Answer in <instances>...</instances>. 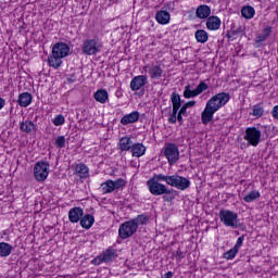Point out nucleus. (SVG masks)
I'll list each match as a JSON object with an SVG mask.
<instances>
[{"instance_id": "obj_48", "label": "nucleus", "mask_w": 278, "mask_h": 278, "mask_svg": "<svg viewBox=\"0 0 278 278\" xmlns=\"http://www.w3.org/2000/svg\"><path fill=\"white\" fill-rule=\"evenodd\" d=\"M226 37L230 40V38H235V35L231 30L227 31Z\"/></svg>"}, {"instance_id": "obj_43", "label": "nucleus", "mask_w": 278, "mask_h": 278, "mask_svg": "<svg viewBox=\"0 0 278 278\" xmlns=\"http://www.w3.org/2000/svg\"><path fill=\"white\" fill-rule=\"evenodd\" d=\"M270 34H273V27L266 26V27L263 29V35L268 38V36H270Z\"/></svg>"}, {"instance_id": "obj_25", "label": "nucleus", "mask_w": 278, "mask_h": 278, "mask_svg": "<svg viewBox=\"0 0 278 278\" xmlns=\"http://www.w3.org/2000/svg\"><path fill=\"white\" fill-rule=\"evenodd\" d=\"M164 73V70H162V66L160 65H152L149 68V75L151 79H160Z\"/></svg>"}, {"instance_id": "obj_10", "label": "nucleus", "mask_w": 278, "mask_h": 278, "mask_svg": "<svg viewBox=\"0 0 278 278\" xmlns=\"http://www.w3.org/2000/svg\"><path fill=\"white\" fill-rule=\"evenodd\" d=\"M243 139L247 140L248 144L251 147H257L262 140V131L256 127H248Z\"/></svg>"}, {"instance_id": "obj_5", "label": "nucleus", "mask_w": 278, "mask_h": 278, "mask_svg": "<svg viewBox=\"0 0 278 278\" xmlns=\"http://www.w3.org/2000/svg\"><path fill=\"white\" fill-rule=\"evenodd\" d=\"M101 49H103V42L98 37L92 39L87 38L81 45L84 55H97L98 53H101Z\"/></svg>"}, {"instance_id": "obj_32", "label": "nucleus", "mask_w": 278, "mask_h": 278, "mask_svg": "<svg viewBox=\"0 0 278 278\" xmlns=\"http://www.w3.org/2000/svg\"><path fill=\"white\" fill-rule=\"evenodd\" d=\"M260 197H262V194L260 193V191L254 190L249 192L248 194H245L243 197V201L245 203H253V201H257V199H260Z\"/></svg>"}, {"instance_id": "obj_28", "label": "nucleus", "mask_w": 278, "mask_h": 278, "mask_svg": "<svg viewBox=\"0 0 278 278\" xmlns=\"http://www.w3.org/2000/svg\"><path fill=\"white\" fill-rule=\"evenodd\" d=\"M197 42H200L201 45H205L207 40H210V35L205 29H198L194 34Z\"/></svg>"}, {"instance_id": "obj_13", "label": "nucleus", "mask_w": 278, "mask_h": 278, "mask_svg": "<svg viewBox=\"0 0 278 278\" xmlns=\"http://www.w3.org/2000/svg\"><path fill=\"white\" fill-rule=\"evenodd\" d=\"M147 84H149L147 75L135 76L130 80V90H132V92H136L140 90V88L147 86Z\"/></svg>"}, {"instance_id": "obj_50", "label": "nucleus", "mask_w": 278, "mask_h": 278, "mask_svg": "<svg viewBox=\"0 0 278 278\" xmlns=\"http://www.w3.org/2000/svg\"><path fill=\"white\" fill-rule=\"evenodd\" d=\"M186 112H188V108H186Z\"/></svg>"}, {"instance_id": "obj_7", "label": "nucleus", "mask_w": 278, "mask_h": 278, "mask_svg": "<svg viewBox=\"0 0 278 278\" xmlns=\"http://www.w3.org/2000/svg\"><path fill=\"white\" fill-rule=\"evenodd\" d=\"M165 184L170 186L172 188H176V190H188L190 188V179L179 176L178 174H174L172 176L165 175Z\"/></svg>"}, {"instance_id": "obj_46", "label": "nucleus", "mask_w": 278, "mask_h": 278, "mask_svg": "<svg viewBox=\"0 0 278 278\" xmlns=\"http://www.w3.org/2000/svg\"><path fill=\"white\" fill-rule=\"evenodd\" d=\"M174 275L175 274L173 271H167L166 274H164L163 278H173Z\"/></svg>"}, {"instance_id": "obj_42", "label": "nucleus", "mask_w": 278, "mask_h": 278, "mask_svg": "<svg viewBox=\"0 0 278 278\" xmlns=\"http://www.w3.org/2000/svg\"><path fill=\"white\" fill-rule=\"evenodd\" d=\"M243 243H244V236H241L237 239V242L233 248L240 251V248L242 247Z\"/></svg>"}, {"instance_id": "obj_41", "label": "nucleus", "mask_w": 278, "mask_h": 278, "mask_svg": "<svg viewBox=\"0 0 278 278\" xmlns=\"http://www.w3.org/2000/svg\"><path fill=\"white\" fill-rule=\"evenodd\" d=\"M266 40H268V37H266L264 34H261L255 38L256 45H262V42H266Z\"/></svg>"}, {"instance_id": "obj_21", "label": "nucleus", "mask_w": 278, "mask_h": 278, "mask_svg": "<svg viewBox=\"0 0 278 278\" xmlns=\"http://www.w3.org/2000/svg\"><path fill=\"white\" fill-rule=\"evenodd\" d=\"M130 153L132 157H142L144 153H147V147L142 143H132V148H130Z\"/></svg>"}, {"instance_id": "obj_30", "label": "nucleus", "mask_w": 278, "mask_h": 278, "mask_svg": "<svg viewBox=\"0 0 278 278\" xmlns=\"http://www.w3.org/2000/svg\"><path fill=\"white\" fill-rule=\"evenodd\" d=\"M241 16L247 18V21L253 18V16H255V9L251 5L243 7L241 9Z\"/></svg>"}, {"instance_id": "obj_4", "label": "nucleus", "mask_w": 278, "mask_h": 278, "mask_svg": "<svg viewBox=\"0 0 278 278\" xmlns=\"http://www.w3.org/2000/svg\"><path fill=\"white\" fill-rule=\"evenodd\" d=\"M160 181H166V175L155 174L152 178L147 181L148 190L153 194V197H162L166 192V185Z\"/></svg>"}, {"instance_id": "obj_12", "label": "nucleus", "mask_w": 278, "mask_h": 278, "mask_svg": "<svg viewBox=\"0 0 278 278\" xmlns=\"http://www.w3.org/2000/svg\"><path fill=\"white\" fill-rule=\"evenodd\" d=\"M210 87L205 81H200L195 89L192 90V86L189 84L185 87L184 98L185 99H194V97H199L202 92H205Z\"/></svg>"}, {"instance_id": "obj_8", "label": "nucleus", "mask_w": 278, "mask_h": 278, "mask_svg": "<svg viewBox=\"0 0 278 278\" xmlns=\"http://www.w3.org/2000/svg\"><path fill=\"white\" fill-rule=\"evenodd\" d=\"M138 231V228L136 227V223L130 220L124 222L119 225L118 228V238L121 240H127L128 238H131L136 232Z\"/></svg>"}, {"instance_id": "obj_26", "label": "nucleus", "mask_w": 278, "mask_h": 278, "mask_svg": "<svg viewBox=\"0 0 278 278\" xmlns=\"http://www.w3.org/2000/svg\"><path fill=\"white\" fill-rule=\"evenodd\" d=\"M118 144H119L121 151H131V148L134 147V142L129 137H122L119 139Z\"/></svg>"}, {"instance_id": "obj_19", "label": "nucleus", "mask_w": 278, "mask_h": 278, "mask_svg": "<svg viewBox=\"0 0 278 278\" xmlns=\"http://www.w3.org/2000/svg\"><path fill=\"white\" fill-rule=\"evenodd\" d=\"M34 97L29 92H23L18 94L17 103L21 108H29L31 105Z\"/></svg>"}, {"instance_id": "obj_6", "label": "nucleus", "mask_w": 278, "mask_h": 278, "mask_svg": "<svg viewBox=\"0 0 278 278\" xmlns=\"http://www.w3.org/2000/svg\"><path fill=\"white\" fill-rule=\"evenodd\" d=\"M219 219L225 227H231L238 229L240 227V219H238V213L230 210L219 211Z\"/></svg>"}, {"instance_id": "obj_45", "label": "nucleus", "mask_w": 278, "mask_h": 278, "mask_svg": "<svg viewBox=\"0 0 278 278\" xmlns=\"http://www.w3.org/2000/svg\"><path fill=\"white\" fill-rule=\"evenodd\" d=\"M271 116H273V118H277V121H278V105L273 108Z\"/></svg>"}, {"instance_id": "obj_14", "label": "nucleus", "mask_w": 278, "mask_h": 278, "mask_svg": "<svg viewBox=\"0 0 278 278\" xmlns=\"http://www.w3.org/2000/svg\"><path fill=\"white\" fill-rule=\"evenodd\" d=\"M84 217V208L75 206L68 211V220L70 223H80Z\"/></svg>"}, {"instance_id": "obj_29", "label": "nucleus", "mask_w": 278, "mask_h": 278, "mask_svg": "<svg viewBox=\"0 0 278 278\" xmlns=\"http://www.w3.org/2000/svg\"><path fill=\"white\" fill-rule=\"evenodd\" d=\"M93 99H96V101H98V103H108V99H109L108 90L99 89L93 94Z\"/></svg>"}, {"instance_id": "obj_47", "label": "nucleus", "mask_w": 278, "mask_h": 278, "mask_svg": "<svg viewBox=\"0 0 278 278\" xmlns=\"http://www.w3.org/2000/svg\"><path fill=\"white\" fill-rule=\"evenodd\" d=\"M5 108V99L0 98V110H3Z\"/></svg>"}, {"instance_id": "obj_39", "label": "nucleus", "mask_w": 278, "mask_h": 278, "mask_svg": "<svg viewBox=\"0 0 278 278\" xmlns=\"http://www.w3.org/2000/svg\"><path fill=\"white\" fill-rule=\"evenodd\" d=\"M52 123L55 127H60V125H64V123H66V119L64 118V115L59 114L53 118Z\"/></svg>"}, {"instance_id": "obj_17", "label": "nucleus", "mask_w": 278, "mask_h": 278, "mask_svg": "<svg viewBox=\"0 0 278 278\" xmlns=\"http://www.w3.org/2000/svg\"><path fill=\"white\" fill-rule=\"evenodd\" d=\"M220 25H222L220 17H218L216 15L210 16L206 20V28L210 31H216V30L220 29Z\"/></svg>"}, {"instance_id": "obj_35", "label": "nucleus", "mask_w": 278, "mask_h": 278, "mask_svg": "<svg viewBox=\"0 0 278 278\" xmlns=\"http://www.w3.org/2000/svg\"><path fill=\"white\" fill-rule=\"evenodd\" d=\"M252 116H255L256 118H262L264 116V105L262 104H255L252 109Z\"/></svg>"}, {"instance_id": "obj_23", "label": "nucleus", "mask_w": 278, "mask_h": 278, "mask_svg": "<svg viewBox=\"0 0 278 278\" xmlns=\"http://www.w3.org/2000/svg\"><path fill=\"white\" fill-rule=\"evenodd\" d=\"M75 172H76V175H78V177L80 179H88L90 169L88 168V166H86V164L79 163L76 165Z\"/></svg>"}, {"instance_id": "obj_38", "label": "nucleus", "mask_w": 278, "mask_h": 278, "mask_svg": "<svg viewBox=\"0 0 278 278\" xmlns=\"http://www.w3.org/2000/svg\"><path fill=\"white\" fill-rule=\"evenodd\" d=\"M239 251L240 250L232 248V249L228 250L226 253H224L223 257H224V260H233L236 257V255H238Z\"/></svg>"}, {"instance_id": "obj_37", "label": "nucleus", "mask_w": 278, "mask_h": 278, "mask_svg": "<svg viewBox=\"0 0 278 278\" xmlns=\"http://www.w3.org/2000/svg\"><path fill=\"white\" fill-rule=\"evenodd\" d=\"M127 186V181L123 178H118L116 180H113V189L114 190H121V188H125Z\"/></svg>"}, {"instance_id": "obj_18", "label": "nucleus", "mask_w": 278, "mask_h": 278, "mask_svg": "<svg viewBox=\"0 0 278 278\" xmlns=\"http://www.w3.org/2000/svg\"><path fill=\"white\" fill-rule=\"evenodd\" d=\"M212 14V8L207 4H201L195 10V16L197 18H210V15Z\"/></svg>"}, {"instance_id": "obj_40", "label": "nucleus", "mask_w": 278, "mask_h": 278, "mask_svg": "<svg viewBox=\"0 0 278 278\" xmlns=\"http://www.w3.org/2000/svg\"><path fill=\"white\" fill-rule=\"evenodd\" d=\"M173 255L177 260V262H181V260H184V257H186V252L181 251V248H178L176 253H174Z\"/></svg>"}, {"instance_id": "obj_27", "label": "nucleus", "mask_w": 278, "mask_h": 278, "mask_svg": "<svg viewBox=\"0 0 278 278\" xmlns=\"http://www.w3.org/2000/svg\"><path fill=\"white\" fill-rule=\"evenodd\" d=\"M13 247L7 242H0V257H10L12 255Z\"/></svg>"}, {"instance_id": "obj_1", "label": "nucleus", "mask_w": 278, "mask_h": 278, "mask_svg": "<svg viewBox=\"0 0 278 278\" xmlns=\"http://www.w3.org/2000/svg\"><path fill=\"white\" fill-rule=\"evenodd\" d=\"M231 99V96H229L228 92H219L213 96L205 105V109L201 113V121L203 125H208L214 121V114L220 110V108H225L227 103H229V100Z\"/></svg>"}, {"instance_id": "obj_49", "label": "nucleus", "mask_w": 278, "mask_h": 278, "mask_svg": "<svg viewBox=\"0 0 278 278\" xmlns=\"http://www.w3.org/2000/svg\"><path fill=\"white\" fill-rule=\"evenodd\" d=\"M68 81H73V79H68Z\"/></svg>"}, {"instance_id": "obj_3", "label": "nucleus", "mask_w": 278, "mask_h": 278, "mask_svg": "<svg viewBox=\"0 0 278 278\" xmlns=\"http://www.w3.org/2000/svg\"><path fill=\"white\" fill-rule=\"evenodd\" d=\"M71 53V47H68V43L66 42H56L52 47V53L50 56H48V64L52 68H60L62 66V60L63 58H68V54Z\"/></svg>"}, {"instance_id": "obj_24", "label": "nucleus", "mask_w": 278, "mask_h": 278, "mask_svg": "<svg viewBox=\"0 0 278 278\" xmlns=\"http://www.w3.org/2000/svg\"><path fill=\"white\" fill-rule=\"evenodd\" d=\"M94 225V216L91 214L83 215V218H80V227L83 229H90Z\"/></svg>"}, {"instance_id": "obj_31", "label": "nucleus", "mask_w": 278, "mask_h": 278, "mask_svg": "<svg viewBox=\"0 0 278 278\" xmlns=\"http://www.w3.org/2000/svg\"><path fill=\"white\" fill-rule=\"evenodd\" d=\"M103 194H112L114 192V180L109 179L101 184Z\"/></svg>"}, {"instance_id": "obj_22", "label": "nucleus", "mask_w": 278, "mask_h": 278, "mask_svg": "<svg viewBox=\"0 0 278 278\" xmlns=\"http://www.w3.org/2000/svg\"><path fill=\"white\" fill-rule=\"evenodd\" d=\"M179 195V191L175 190V189H165L164 193L162 194L163 197V201L165 203H173V201H175V199H177V197Z\"/></svg>"}, {"instance_id": "obj_9", "label": "nucleus", "mask_w": 278, "mask_h": 278, "mask_svg": "<svg viewBox=\"0 0 278 278\" xmlns=\"http://www.w3.org/2000/svg\"><path fill=\"white\" fill-rule=\"evenodd\" d=\"M169 166L179 162V148L175 143H165L163 151Z\"/></svg>"}, {"instance_id": "obj_44", "label": "nucleus", "mask_w": 278, "mask_h": 278, "mask_svg": "<svg viewBox=\"0 0 278 278\" xmlns=\"http://www.w3.org/2000/svg\"><path fill=\"white\" fill-rule=\"evenodd\" d=\"M231 31H232V36H238V35H240V34H242V27H238V28H235V29H231Z\"/></svg>"}, {"instance_id": "obj_11", "label": "nucleus", "mask_w": 278, "mask_h": 278, "mask_svg": "<svg viewBox=\"0 0 278 278\" xmlns=\"http://www.w3.org/2000/svg\"><path fill=\"white\" fill-rule=\"evenodd\" d=\"M34 177L36 181H46L49 177V163L39 161L34 166Z\"/></svg>"}, {"instance_id": "obj_15", "label": "nucleus", "mask_w": 278, "mask_h": 278, "mask_svg": "<svg viewBox=\"0 0 278 278\" xmlns=\"http://www.w3.org/2000/svg\"><path fill=\"white\" fill-rule=\"evenodd\" d=\"M138 121H140V112L134 111L121 118V125H134V123H138Z\"/></svg>"}, {"instance_id": "obj_33", "label": "nucleus", "mask_w": 278, "mask_h": 278, "mask_svg": "<svg viewBox=\"0 0 278 278\" xmlns=\"http://www.w3.org/2000/svg\"><path fill=\"white\" fill-rule=\"evenodd\" d=\"M130 220H132V223H135V225L138 229V227H140L141 225H147L149 223V216L146 214H141Z\"/></svg>"}, {"instance_id": "obj_36", "label": "nucleus", "mask_w": 278, "mask_h": 278, "mask_svg": "<svg viewBox=\"0 0 278 278\" xmlns=\"http://www.w3.org/2000/svg\"><path fill=\"white\" fill-rule=\"evenodd\" d=\"M54 144L56 149H64L66 147V137L64 136H59L54 139Z\"/></svg>"}, {"instance_id": "obj_34", "label": "nucleus", "mask_w": 278, "mask_h": 278, "mask_svg": "<svg viewBox=\"0 0 278 278\" xmlns=\"http://www.w3.org/2000/svg\"><path fill=\"white\" fill-rule=\"evenodd\" d=\"M116 257V250L114 248H109L103 252L102 261L104 262H112Z\"/></svg>"}, {"instance_id": "obj_20", "label": "nucleus", "mask_w": 278, "mask_h": 278, "mask_svg": "<svg viewBox=\"0 0 278 278\" xmlns=\"http://www.w3.org/2000/svg\"><path fill=\"white\" fill-rule=\"evenodd\" d=\"M155 21L160 25H168V23H170V13H168V11L161 10L156 12Z\"/></svg>"}, {"instance_id": "obj_2", "label": "nucleus", "mask_w": 278, "mask_h": 278, "mask_svg": "<svg viewBox=\"0 0 278 278\" xmlns=\"http://www.w3.org/2000/svg\"><path fill=\"white\" fill-rule=\"evenodd\" d=\"M170 102L173 105V112L168 117V123L175 125L178 121L179 125H184V116H188L186 108H194V105H197V101L191 100L181 106V96L174 91L170 96Z\"/></svg>"}, {"instance_id": "obj_16", "label": "nucleus", "mask_w": 278, "mask_h": 278, "mask_svg": "<svg viewBox=\"0 0 278 278\" xmlns=\"http://www.w3.org/2000/svg\"><path fill=\"white\" fill-rule=\"evenodd\" d=\"M20 130L23 134H34L38 131V125L34 124V122L26 119L20 123Z\"/></svg>"}]
</instances>
